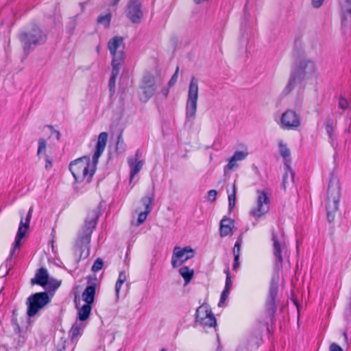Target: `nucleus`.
I'll return each instance as SVG.
<instances>
[{"mask_svg":"<svg viewBox=\"0 0 351 351\" xmlns=\"http://www.w3.org/2000/svg\"><path fill=\"white\" fill-rule=\"evenodd\" d=\"M108 139V132H104L99 134L91 163L88 157L78 158L70 163L69 170L76 182H81L86 180L89 182L90 181L95 171L98 160L106 149Z\"/></svg>","mask_w":351,"mask_h":351,"instance_id":"f257e3e1","label":"nucleus"},{"mask_svg":"<svg viewBox=\"0 0 351 351\" xmlns=\"http://www.w3.org/2000/svg\"><path fill=\"white\" fill-rule=\"evenodd\" d=\"M315 72V66L313 62L306 58H298L295 60L292 68L289 82L283 93L287 95L294 88L296 82L304 80L305 77L311 75Z\"/></svg>","mask_w":351,"mask_h":351,"instance_id":"f03ea898","label":"nucleus"},{"mask_svg":"<svg viewBox=\"0 0 351 351\" xmlns=\"http://www.w3.org/2000/svg\"><path fill=\"white\" fill-rule=\"evenodd\" d=\"M125 44L123 38L121 36H114L111 39V66H112L111 73V89L114 86L115 78L119 75L120 69L125 59Z\"/></svg>","mask_w":351,"mask_h":351,"instance_id":"7ed1b4c3","label":"nucleus"},{"mask_svg":"<svg viewBox=\"0 0 351 351\" xmlns=\"http://www.w3.org/2000/svg\"><path fill=\"white\" fill-rule=\"evenodd\" d=\"M94 227V221L87 222L85 225L84 230L82 234L76 241L73 247V250L75 257L77 260L86 258L88 256L90 234Z\"/></svg>","mask_w":351,"mask_h":351,"instance_id":"20e7f679","label":"nucleus"},{"mask_svg":"<svg viewBox=\"0 0 351 351\" xmlns=\"http://www.w3.org/2000/svg\"><path fill=\"white\" fill-rule=\"evenodd\" d=\"M45 35L36 25L29 27L25 32L21 34L20 40L25 50L32 46H36L43 43L45 40Z\"/></svg>","mask_w":351,"mask_h":351,"instance_id":"39448f33","label":"nucleus"},{"mask_svg":"<svg viewBox=\"0 0 351 351\" xmlns=\"http://www.w3.org/2000/svg\"><path fill=\"white\" fill-rule=\"evenodd\" d=\"M340 199V189L337 184L330 183L328 187L326 210L330 222L334 219V213L337 210Z\"/></svg>","mask_w":351,"mask_h":351,"instance_id":"423d86ee","label":"nucleus"},{"mask_svg":"<svg viewBox=\"0 0 351 351\" xmlns=\"http://www.w3.org/2000/svg\"><path fill=\"white\" fill-rule=\"evenodd\" d=\"M271 240L273 241V254L275 258V267L279 270L282 267V253L286 252L287 246L282 234H279L274 230L271 232Z\"/></svg>","mask_w":351,"mask_h":351,"instance_id":"0eeeda50","label":"nucleus"},{"mask_svg":"<svg viewBox=\"0 0 351 351\" xmlns=\"http://www.w3.org/2000/svg\"><path fill=\"white\" fill-rule=\"evenodd\" d=\"M32 209L30 208L26 218L24 219L23 216V213H21V219L20 221L19 226L18 228L17 234L15 237L14 243L12 248L10 250L9 257L7 261H9L14 256L15 250L20 248L21 245V240L25 236L29 228V222L32 217Z\"/></svg>","mask_w":351,"mask_h":351,"instance_id":"6e6552de","label":"nucleus"},{"mask_svg":"<svg viewBox=\"0 0 351 351\" xmlns=\"http://www.w3.org/2000/svg\"><path fill=\"white\" fill-rule=\"evenodd\" d=\"M269 210V198L263 191H257L256 206L251 210L250 215L256 218L264 216Z\"/></svg>","mask_w":351,"mask_h":351,"instance_id":"1a4fd4ad","label":"nucleus"},{"mask_svg":"<svg viewBox=\"0 0 351 351\" xmlns=\"http://www.w3.org/2000/svg\"><path fill=\"white\" fill-rule=\"evenodd\" d=\"M49 302V297L47 293H37L28 298L27 314L32 317Z\"/></svg>","mask_w":351,"mask_h":351,"instance_id":"9d476101","label":"nucleus"},{"mask_svg":"<svg viewBox=\"0 0 351 351\" xmlns=\"http://www.w3.org/2000/svg\"><path fill=\"white\" fill-rule=\"evenodd\" d=\"M278 292V282L273 278L270 282L269 294L265 303V313L271 319L274 318L276 311V298Z\"/></svg>","mask_w":351,"mask_h":351,"instance_id":"9b49d317","label":"nucleus"},{"mask_svg":"<svg viewBox=\"0 0 351 351\" xmlns=\"http://www.w3.org/2000/svg\"><path fill=\"white\" fill-rule=\"evenodd\" d=\"M160 86L161 84L156 82L153 75L149 73L145 75L140 86L145 99V101L149 99L156 93L157 88Z\"/></svg>","mask_w":351,"mask_h":351,"instance_id":"f8f14e48","label":"nucleus"},{"mask_svg":"<svg viewBox=\"0 0 351 351\" xmlns=\"http://www.w3.org/2000/svg\"><path fill=\"white\" fill-rule=\"evenodd\" d=\"M194 256V251L189 247L181 248L175 247L171 258V265L173 268L181 265L184 262Z\"/></svg>","mask_w":351,"mask_h":351,"instance_id":"ddd939ff","label":"nucleus"},{"mask_svg":"<svg viewBox=\"0 0 351 351\" xmlns=\"http://www.w3.org/2000/svg\"><path fill=\"white\" fill-rule=\"evenodd\" d=\"M281 128L285 130H295L301 125V119L294 110H287L281 116Z\"/></svg>","mask_w":351,"mask_h":351,"instance_id":"4468645a","label":"nucleus"},{"mask_svg":"<svg viewBox=\"0 0 351 351\" xmlns=\"http://www.w3.org/2000/svg\"><path fill=\"white\" fill-rule=\"evenodd\" d=\"M31 282L33 285L36 284L43 287L51 285L53 289H56L60 286L59 282L49 280L48 271L45 268H40L38 270L35 277L31 280Z\"/></svg>","mask_w":351,"mask_h":351,"instance_id":"2eb2a0df","label":"nucleus"},{"mask_svg":"<svg viewBox=\"0 0 351 351\" xmlns=\"http://www.w3.org/2000/svg\"><path fill=\"white\" fill-rule=\"evenodd\" d=\"M341 26L343 31L351 29V0H339Z\"/></svg>","mask_w":351,"mask_h":351,"instance_id":"dca6fc26","label":"nucleus"},{"mask_svg":"<svg viewBox=\"0 0 351 351\" xmlns=\"http://www.w3.org/2000/svg\"><path fill=\"white\" fill-rule=\"evenodd\" d=\"M143 16L141 6L138 0H131L128 4V16L134 23L140 21Z\"/></svg>","mask_w":351,"mask_h":351,"instance_id":"f3484780","label":"nucleus"},{"mask_svg":"<svg viewBox=\"0 0 351 351\" xmlns=\"http://www.w3.org/2000/svg\"><path fill=\"white\" fill-rule=\"evenodd\" d=\"M153 199V197H145L142 199L141 202L145 206V211L139 213L137 222L136 223V226H140L146 220L147 215L151 212Z\"/></svg>","mask_w":351,"mask_h":351,"instance_id":"a211bd4d","label":"nucleus"},{"mask_svg":"<svg viewBox=\"0 0 351 351\" xmlns=\"http://www.w3.org/2000/svg\"><path fill=\"white\" fill-rule=\"evenodd\" d=\"M211 314L213 312L208 304L199 306L196 310L195 325L205 324L204 320Z\"/></svg>","mask_w":351,"mask_h":351,"instance_id":"6ab92c4d","label":"nucleus"},{"mask_svg":"<svg viewBox=\"0 0 351 351\" xmlns=\"http://www.w3.org/2000/svg\"><path fill=\"white\" fill-rule=\"evenodd\" d=\"M198 92V81L195 77H193L189 87L187 101L197 102Z\"/></svg>","mask_w":351,"mask_h":351,"instance_id":"aec40b11","label":"nucleus"},{"mask_svg":"<svg viewBox=\"0 0 351 351\" xmlns=\"http://www.w3.org/2000/svg\"><path fill=\"white\" fill-rule=\"evenodd\" d=\"M234 226V221L230 219L224 217L220 222V235L221 237H226L232 232Z\"/></svg>","mask_w":351,"mask_h":351,"instance_id":"412c9836","label":"nucleus"},{"mask_svg":"<svg viewBox=\"0 0 351 351\" xmlns=\"http://www.w3.org/2000/svg\"><path fill=\"white\" fill-rule=\"evenodd\" d=\"M128 165L130 168V182H132L134 176L137 174L143 167V161L133 160L132 158H128Z\"/></svg>","mask_w":351,"mask_h":351,"instance_id":"4be33fe9","label":"nucleus"},{"mask_svg":"<svg viewBox=\"0 0 351 351\" xmlns=\"http://www.w3.org/2000/svg\"><path fill=\"white\" fill-rule=\"evenodd\" d=\"M197 108V102L186 101V119L188 121L195 119Z\"/></svg>","mask_w":351,"mask_h":351,"instance_id":"5701e85b","label":"nucleus"},{"mask_svg":"<svg viewBox=\"0 0 351 351\" xmlns=\"http://www.w3.org/2000/svg\"><path fill=\"white\" fill-rule=\"evenodd\" d=\"M247 156V153L237 151L234 152L233 156L229 160L228 165H226V168L228 169H232L234 167L237 166V161H240L244 160Z\"/></svg>","mask_w":351,"mask_h":351,"instance_id":"b1692460","label":"nucleus"},{"mask_svg":"<svg viewBox=\"0 0 351 351\" xmlns=\"http://www.w3.org/2000/svg\"><path fill=\"white\" fill-rule=\"evenodd\" d=\"M95 293V289L94 287L88 286L86 288L82 296V300L86 302V304L91 305L94 301Z\"/></svg>","mask_w":351,"mask_h":351,"instance_id":"393cba45","label":"nucleus"},{"mask_svg":"<svg viewBox=\"0 0 351 351\" xmlns=\"http://www.w3.org/2000/svg\"><path fill=\"white\" fill-rule=\"evenodd\" d=\"M85 325L80 321H76L70 330L71 339L73 341L80 335L81 331L84 329Z\"/></svg>","mask_w":351,"mask_h":351,"instance_id":"a878e982","label":"nucleus"},{"mask_svg":"<svg viewBox=\"0 0 351 351\" xmlns=\"http://www.w3.org/2000/svg\"><path fill=\"white\" fill-rule=\"evenodd\" d=\"M285 171L283 176V180H282V187L284 189L286 188V184L288 183V180L290 178V180L293 182L295 173L293 171V169L291 168L290 165L288 162H285Z\"/></svg>","mask_w":351,"mask_h":351,"instance_id":"bb28decb","label":"nucleus"},{"mask_svg":"<svg viewBox=\"0 0 351 351\" xmlns=\"http://www.w3.org/2000/svg\"><path fill=\"white\" fill-rule=\"evenodd\" d=\"M91 311V305L88 304H84L78 311V318L80 322L85 321L90 315Z\"/></svg>","mask_w":351,"mask_h":351,"instance_id":"cd10ccee","label":"nucleus"},{"mask_svg":"<svg viewBox=\"0 0 351 351\" xmlns=\"http://www.w3.org/2000/svg\"><path fill=\"white\" fill-rule=\"evenodd\" d=\"M180 274L184 279L185 283L187 284L190 282L193 276L194 271L193 269H190L188 267L184 266L179 269Z\"/></svg>","mask_w":351,"mask_h":351,"instance_id":"c85d7f7f","label":"nucleus"},{"mask_svg":"<svg viewBox=\"0 0 351 351\" xmlns=\"http://www.w3.org/2000/svg\"><path fill=\"white\" fill-rule=\"evenodd\" d=\"M333 119L328 117L324 121V128L328 135L329 138L332 141L334 139V128H333Z\"/></svg>","mask_w":351,"mask_h":351,"instance_id":"c756f323","label":"nucleus"},{"mask_svg":"<svg viewBox=\"0 0 351 351\" xmlns=\"http://www.w3.org/2000/svg\"><path fill=\"white\" fill-rule=\"evenodd\" d=\"M279 149L280 156L284 158L285 162L290 163V149L287 147L285 144L280 141L279 143Z\"/></svg>","mask_w":351,"mask_h":351,"instance_id":"7c9ffc66","label":"nucleus"},{"mask_svg":"<svg viewBox=\"0 0 351 351\" xmlns=\"http://www.w3.org/2000/svg\"><path fill=\"white\" fill-rule=\"evenodd\" d=\"M127 280V274L125 271H121L119 275V278L116 282L115 285V293H116V297L118 299L119 297V291L121 289V287L122 285Z\"/></svg>","mask_w":351,"mask_h":351,"instance_id":"2f4dec72","label":"nucleus"},{"mask_svg":"<svg viewBox=\"0 0 351 351\" xmlns=\"http://www.w3.org/2000/svg\"><path fill=\"white\" fill-rule=\"evenodd\" d=\"M204 322L205 324H199V326H201L204 328H212V327L215 328L216 326H217V319H216V318L215 317V315L213 313L210 315L208 317H207L204 320Z\"/></svg>","mask_w":351,"mask_h":351,"instance_id":"473e14b6","label":"nucleus"},{"mask_svg":"<svg viewBox=\"0 0 351 351\" xmlns=\"http://www.w3.org/2000/svg\"><path fill=\"white\" fill-rule=\"evenodd\" d=\"M126 145L122 138V131L119 133L117 136V141L116 144V152L117 154H121L125 152Z\"/></svg>","mask_w":351,"mask_h":351,"instance_id":"72a5a7b5","label":"nucleus"},{"mask_svg":"<svg viewBox=\"0 0 351 351\" xmlns=\"http://www.w3.org/2000/svg\"><path fill=\"white\" fill-rule=\"evenodd\" d=\"M229 208L232 210L235 206L236 203V186L232 185V193L228 194Z\"/></svg>","mask_w":351,"mask_h":351,"instance_id":"f704fd0d","label":"nucleus"},{"mask_svg":"<svg viewBox=\"0 0 351 351\" xmlns=\"http://www.w3.org/2000/svg\"><path fill=\"white\" fill-rule=\"evenodd\" d=\"M38 150L37 155L40 156L41 154H45L47 149V141L44 138H40L38 142Z\"/></svg>","mask_w":351,"mask_h":351,"instance_id":"c9c22d12","label":"nucleus"},{"mask_svg":"<svg viewBox=\"0 0 351 351\" xmlns=\"http://www.w3.org/2000/svg\"><path fill=\"white\" fill-rule=\"evenodd\" d=\"M97 22L98 24L101 25L105 27H108L110 25V14H107L106 15L99 16L97 19Z\"/></svg>","mask_w":351,"mask_h":351,"instance_id":"e433bc0d","label":"nucleus"},{"mask_svg":"<svg viewBox=\"0 0 351 351\" xmlns=\"http://www.w3.org/2000/svg\"><path fill=\"white\" fill-rule=\"evenodd\" d=\"M242 238L239 237L237 240L234 248H233V255L234 256H240L241 247L242 245Z\"/></svg>","mask_w":351,"mask_h":351,"instance_id":"4c0bfd02","label":"nucleus"},{"mask_svg":"<svg viewBox=\"0 0 351 351\" xmlns=\"http://www.w3.org/2000/svg\"><path fill=\"white\" fill-rule=\"evenodd\" d=\"M230 291L223 289V290L221 294L219 302L218 303V306L219 307H221L223 306L225 302L226 301V300L230 294Z\"/></svg>","mask_w":351,"mask_h":351,"instance_id":"58836bf2","label":"nucleus"},{"mask_svg":"<svg viewBox=\"0 0 351 351\" xmlns=\"http://www.w3.org/2000/svg\"><path fill=\"white\" fill-rule=\"evenodd\" d=\"M225 273L226 274V285H225L224 289L231 291L232 286V282L231 280L229 269H227L226 270H225Z\"/></svg>","mask_w":351,"mask_h":351,"instance_id":"ea45409f","label":"nucleus"},{"mask_svg":"<svg viewBox=\"0 0 351 351\" xmlns=\"http://www.w3.org/2000/svg\"><path fill=\"white\" fill-rule=\"evenodd\" d=\"M338 106L341 110H345L349 107V102L343 97H340L339 99Z\"/></svg>","mask_w":351,"mask_h":351,"instance_id":"a19ab883","label":"nucleus"},{"mask_svg":"<svg viewBox=\"0 0 351 351\" xmlns=\"http://www.w3.org/2000/svg\"><path fill=\"white\" fill-rule=\"evenodd\" d=\"M103 265H104L103 261L101 258H97L95 261V263L92 267V270L93 271H98L99 270H100L102 268Z\"/></svg>","mask_w":351,"mask_h":351,"instance_id":"79ce46f5","label":"nucleus"},{"mask_svg":"<svg viewBox=\"0 0 351 351\" xmlns=\"http://www.w3.org/2000/svg\"><path fill=\"white\" fill-rule=\"evenodd\" d=\"M178 71H179V67L178 66L175 73H173L171 78L170 79V80L168 82L169 86H172L176 83L177 79H178Z\"/></svg>","mask_w":351,"mask_h":351,"instance_id":"37998d69","label":"nucleus"},{"mask_svg":"<svg viewBox=\"0 0 351 351\" xmlns=\"http://www.w3.org/2000/svg\"><path fill=\"white\" fill-rule=\"evenodd\" d=\"M217 195V191L212 189L208 192V199L212 202H215Z\"/></svg>","mask_w":351,"mask_h":351,"instance_id":"c03bdc74","label":"nucleus"},{"mask_svg":"<svg viewBox=\"0 0 351 351\" xmlns=\"http://www.w3.org/2000/svg\"><path fill=\"white\" fill-rule=\"evenodd\" d=\"M239 257L240 256H234V263L232 265V269L234 271H237V269L239 267L240 263H239Z\"/></svg>","mask_w":351,"mask_h":351,"instance_id":"a18cd8bd","label":"nucleus"},{"mask_svg":"<svg viewBox=\"0 0 351 351\" xmlns=\"http://www.w3.org/2000/svg\"><path fill=\"white\" fill-rule=\"evenodd\" d=\"M330 351H343V349L336 343H332L330 346Z\"/></svg>","mask_w":351,"mask_h":351,"instance_id":"49530a36","label":"nucleus"},{"mask_svg":"<svg viewBox=\"0 0 351 351\" xmlns=\"http://www.w3.org/2000/svg\"><path fill=\"white\" fill-rule=\"evenodd\" d=\"M76 25V21L75 20H72L69 24H68V29L69 31L72 33Z\"/></svg>","mask_w":351,"mask_h":351,"instance_id":"de8ad7c7","label":"nucleus"},{"mask_svg":"<svg viewBox=\"0 0 351 351\" xmlns=\"http://www.w3.org/2000/svg\"><path fill=\"white\" fill-rule=\"evenodd\" d=\"M324 0H312V5L314 8H318L323 4Z\"/></svg>","mask_w":351,"mask_h":351,"instance_id":"09e8293b","label":"nucleus"},{"mask_svg":"<svg viewBox=\"0 0 351 351\" xmlns=\"http://www.w3.org/2000/svg\"><path fill=\"white\" fill-rule=\"evenodd\" d=\"M141 156H142V153L140 149H138L136 152L134 158H133V160H141Z\"/></svg>","mask_w":351,"mask_h":351,"instance_id":"8fccbe9b","label":"nucleus"},{"mask_svg":"<svg viewBox=\"0 0 351 351\" xmlns=\"http://www.w3.org/2000/svg\"><path fill=\"white\" fill-rule=\"evenodd\" d=\"M49 129L51 130V135H55L57 139H59L60 134L59 132L55 130L53 127L49 126Z\"/></svg>","mask_w":351,"mask_h":351,"instance_id":"3c124183","label":"nucleus"},{"mask_svg":"<svg viewBox=\"0 0 351 351\" xmlns=\"http://www.w3.org/2000/svg\"><path fill=\"white\" fill-rule=\"evenodd\" d=\"M45 162H46L45 168L46 169L50 168L52 165V162L47 156H45Z\"/></svg>","mask_w":351,"mask_h":351,"instance_id":"603ef678","label":"nucleus"},{"mask_svg":"<svg viewBox=\"0 0 351 351\" xmlns=\"http://www.w3.org/2000/svg\"><path fill=\"white\" fill-rule=\"evenodd\" d=\"M8 270L6 267L3 269V266L0 267V277H3L8 274Z\"/></svg>","mask_w":351,"mask_h":351,"instance_id":"864d4df0","label":"nucleus"},{"mask_svg":"<svg viewBox=\"0 0 351 351\" xmlns=\"http://www.w3.org/2000/svg\"><path fill=\"white\" fill-rule=\"evenodd\" d=\"M161 93L165 97H167L168 94H169V88H162L161 89Z\"/></svg>","mask_w":351,"mask_h":351,"instance_id":"5fc2aeb1","label":"nucleus"},{"mask_svg":"<svg viewBox=\"0 0 351 351\" xmlns=\"http://www.w3.org/2000/svg\"><path fill=\"white\" fill-rule=\"evenodd\" d=\"M75 302L76 307L78 308L79 303H80V298L77 299V297L75 296Z\"/></svg>","mask_w":351,"mask_h":351,"instance_id":"6e6d98bb","label":"nucleus"},{"mask_svg":"<svg viewBox=\"0 0 351 351\" xmlns=\"http://www.w3.org/2000/svg\"><path fill=\"white\" fill-rule=\"evenodd\" d=\"M80 5L82 11H84L85 3H80Z\"/></svg>","mask_w":351,"mask_h":351,"instance_id":"4d7b16f0","label":"nucleus"},{"mask_svg":"<svg viewBox=\"0 0 351 351\" xmlns=\"http://www.w3.org/2000/svg\"><path fill=\"white\" fill-rule=\"evenodd\" d=\"M120 0H114L113 5H116Z\"/></svg>","mask_w":351,"mask_h":351,"instance_id":"13d9d810","label":"nucleus"},{"mask_svg":"<svg viewBox=\"0 0 351 351\" xmlns=\"http://www.w3.org/2000/svg\"><path fill=\"white\" fill-rule=\"evenodd\" d=\"M160 351H167L165 348H162Z\"/></svg>","mask_w":351,"mask_h":351,"instance_id":"bf43d9fd","label":"nucleus"}]
</instances>
